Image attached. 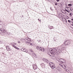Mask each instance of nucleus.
<instances>
[{
  "mask_svg": "<svg viewBox=\"0 0 73 73\" xmlns=\"http://www.w3.org/2000/svg\"><path fill=\"white\" fill-rule=\"evenodd\" d=\"M30 45H32V43H30Z\"/></svg>",
  "mask_w": 73,
  "mask_h": 73,
  "instance_id": "nucleus-33",
  "label": "nucleus"
},
{
  "mask_svg": "<svg viewBox=\"0 0 73 73\" xmlns=\"http://www.w3.org/2000/svg\"><path fill=\"white\" fill-rule=\"evenodd\" d=\"M56 51L57 52H60L61 50L60 49V48H58L56 50Z\"/></svg>",
  "mask_w": 73,
  "mask_h": 73,
  "instance_id": "nucleus-18",
  "label": "nucleus"
},
{
  "mask_svg": "<svg viewBox=\"0 0 73 73\" xmlns=\"http://www.w3.org/2000/svg\"><path fill=\"white\" fill-rule=\"evenodd\" d=\"M30 50L31 52H33V50Z\"/></svg>",
  "mask_w": 73,
  "mask_h": 73,
  "instance_id": "nucleus-26",
  "label": "nucleus"
},
{
  "mask_svg": "<svg viewBox=\"0 0 73 73\" xmlns=\"http://www.w3.org/2000/svg\"><path fill=\"white\" fill-rule=\"evenodd\" d=\"M42 60L43 61H44L45 62H47V63H48L49 62L48 60L46 58H44L42 59Z\"/></svg>",
  "mask_w": 73,
  "mask_h": 73,
  "instance_id": "nucleus-9",
  "label": "nucleus"
},
{
  "mask_svg": "<svg viewBox=\"0 0 73 73\" xmlns=\"http://www.w3.org/2000/svg\"><path fill=\"white\" fill-rule=\"evenodd\" d=\"M55 5H57V3H55Z\"/></svg>",
  "mask_w": 73,
  "mask_h": 73,
  "instance_id": "nucleus-27",
  "label": "nucleus"
},
{
  "mask_svg": "<svg viewBox=\"0 0 73 73\" xmlns=\"http://www.w3.org/2000/svg\"><path fill=\"white\" fill-rule=\"evenodd\" d=\"M33 69L35 70L37 68V65H36V64H33Z\"/></svg>",
  "mask_w": 73,
  "mask_h": 73,
  "instance_id": "nucleus-7",
  "label": "nucleus"
},
{
  "mask_svg": "<svg viewBox=\"0 0 73 73\" xmlns=\"http://www.w3.org/2000/svg\"><path fill=\"white\" fill-rule=\"evenodd\" d=\"M58 71H61L62 70V69L60 67V68L58 70Z\"/></svg>",
  "mask_w": 73,
  "mask_h": 73,
  "instance_id": "nucleus-20",
  "label": "nucleus"
},
{
  "mask_svg": "<svg viewBox=\"0 0 73 73\" xmlns=\"http://www.w3.org/2000/svg\"><path fill=\"white\" fill-rule=\"evenodd\" d=\"M57 1H58V2L59 1V0H56Z\"/></svg>",
  "mask_w": 73,
  "mask_h": 73,
  "instance_id": "nucleus-28",
  "label": "nucleus"
},
{
  "mask_svg": "<svg viewBox=\"0 0 73 73\" xmlns=\"http://www.w3.org/2000/svg\"><path fill=\"white\" fill-rule=\"evenodd\" d=\"M60 61L62 63H64V62H65V60L63 59H60Z\"/></svg>",
  "mask_w": 73,
  "mask_h": 73,
  "instance_id": "nucleus-10",
  "label": "nucleus"
},
{
  "mask_svg": "<svg viewBox=\"0 0 73 73\" xmlns=\"http://www.w3.org/2000/svg\"><path fill=\"white\" fill-rule=\"evenodd\" d=\"M38 20H39V19H38Z\"/></svg>",
  "mask_w": 73,
  "mask_h": 73,
  "instance_id": "nucleus-34",
  "label": "nucleus"
},
{
  "mask_svg": "<svg viewBox=\"0 0 73 73\" xmlns=\"http://www.w3.org/2000/svg\"><path fill=\"white\" fill-rule=\"evenodd\" d=\"M6 48L7 50L8 51H9V50H11V49H10V48H9V46L8 45L6 46Z\"/></svg>",
  "mask_w": 73,
  "mask_h": 73,
  "instance_id": "nucleus-11",
  "label": "nucleus"
},
{
  "mask_svg": "<svg viewBox=\"0 0 73 73\" xmlns=\"http://www.w3.org/2000/svg\"><path fill=\"white\" fill-rule=\"evenodd\" d=\"M49 65L52 68V69H54L56 68V66H55V65H54V64L53 62H50L49 63Z\"/></svg>",
  "mask_w": 73,
  "mask_h": 73,
  "instance_id": "nucleus-3",
  "label": "nucleus"
},
{
  "mask_svg": "<svg viewBox=\"0 0 73 73\" xmlns=\"http://www.w3.org/2000/svg\"><path fill=\"white\" fill-rule=\"evenodd\" d=\"M32 56H33L34 57H36V54L35 53H33L32 54Z\"/></svg>",
  "mask_w": 73,
  "mask_h": 73,
  "instance_id": "nucleus-16",
  "label": "nucleus"
},
{
  "mask_svg": "<svg viewBox=\"0 0 73 73\" xmlns=\"http://www.w3.org/2000/svg\"><path fill=\"white\" fill-rule=\"evenodd\" d=\"M72 13H70L69 14L70 17H72Z\"/></svg>",
  "mask_w": 73,
  "mask_h": 73,
  "instance_id": "nucleus-23",
  "label": "nucleus"
},
{
  "mask_svg": "<svg viewBox=\"0 0 73 73\" xmlns=\"http://www.w3.org/2000/svg\"><path fill=\"white\" fill-rule=\"evenodd\" d=\"M48 54H49V55H50V54L49 53V52H48Z\"/></svg>",
  "mask_w": 73,
  "mask_h": 73,
  "instance_id": "nucleus-31",
  "label": "nucleus"
},
{
  "mask_svg": "<svg viewBox=\"0 0 73 73\" xmlns=\"http://www.w3.org/2000/svg\"><path fill=\"white\" fill-rule=\"evenodd\" d=\"M65 45H69L70 44V40H69L66 41L65 42Z\"/></svg>",
  "mask_w": 73,
  "mask_h": 73,
  "instance_id": "nucleus-6",
  "label": "nucleus"
},
{
  "mask_svg": "<svg viewBox=\"0 0 73 73\" xmlns=\"http://www.w3.org/2000/svg\"><path fill=\"white\" fill-rule=\"evenodd\" d=\"M41 66L43 68H45V64L44 63H42L41 64Z\"/></svg>",
  "mask_w": 73,
  "mask_h": 73,
  "instance_id": "nucleus-12",
  "label": "nucleus"
},
{
  "mask_svg": "<svg viewBox=\"0 0 73 73\" xmlns=\"http://www.w3.org/2000/svg\"><path fill=\"white\" fill-rule=\"evenodd\" d=\"M60 68V67L59 66H58V67H57L56 69H57V70H58V69H59Z\"/></svg>",
  "mask_w": 73,
  "mask_h": 73,
  "instance_id": "nucleus-19",
  "label": "nucleus"
},
{
  "mask_svg": "<svg viewBox=\"0 0 73 73\" xmlns=\"http://www.w3.org/2000/svg\"><path fill=\"white\" fill-rule=\"evenodd\" d=\"M56 51L57 50L56 48L50 49V52L51 54H56Z\"/></svg>",
  "mask_w": 73,
  "mask_h": 73,
  "instance_id": "nucleus-1",
  "label": "nucleus"
},
{
  "mask_svg": "<svg viewBox=\"0 0 73 73\" xmlns=\"http://www.w3.org/2000/svg\"><path fill=\"white\" fill-rule=\"evenodd\" d=\"M1 31L2 32V33H4L6 32V30L4 29H2L1 30Z\"/></svg>",
  "mask_w": 73,
  "mask_h": 73,
  "instance_id": "nucleus-13",
  "label": "nucleus"
},
{
  "mask_svg": "<svg viewBox=\"0 0 73 73\" xmlns=\"http://www.w3.org/2000/svg\"><path fill=\"white\" fill-rule=\"evenodd\" d=\"M65 11L66 12H68V13H69V11H68V10H66V9H65Z\"/></svg>",
  "mask_w": 73,
  "mask_h": 73,
  "instance_id": "nucleus-24",
  "label": "nucleus"
},
{
  "mask_svg": "<svg viewBox=\"0 0 73 73\" xmlns=\"http://www.w3.org/2000/svg\"><path fill=\"white\" fill-rule=\"evenodd\" d=\"M66 49V48H65V47H63L62 48L61 50H64V49Z\"/></svg>",
  "mask_w": 73,
  "mask_h": 73,
  "instance_id": "nucleus-21",
  "label": "nucleus"
},
{
  "mask_svg": "<svg viewBox=\"0 0 73 73\" xmlns=\"http://www.w3.org/2000/svg\"><path fill=\"white\" fill-rule=\"evenodd\" d=\"M31 41V39H30L29 40V41Z\"/></svg>",
  "mask_w": 73,
  "mask_h": 73,
  "instance_id": "nucleus-30",
  "label": "nucleus"
},
{
  "mask_svg": "<svg viewBox=\"0 0 73 73\" xmlns=\"http://www.w3.org/2000/svg\"><path fill=\"white\" fill-rule=\"evenodd\" d=\"M62 21H64V22H65V23H67V20H66V19H65L64 18H62Z\"/></svg>",
  "mask_w": 73,
  "mask_h": 73,
  "instance_id": "nucleus-14",
  "label": "nucleus"
},
{
  "mask_svg": "<svg viewBox=\"0 0 73 73\" xmlns=\"http://www.w3.org/2000/svg\"><path fill=\"white\" fill-rule=\"evenodd\" d=\"M68 22L70 23V25H71L70 27L73 29V22L72 21L70 20H68Z\"/></svg>",
  "mask_w": 73,
  "mask_h": 73,
  "instance_id": "nucleus-4",
  "label": "nucleus"
},
{
  "mask_svg": "<svg viewBox=\"0 0 73 73\" xmlns=\"http://www.w3.org/2000/svg\"><path fill=\"white\" fill-rule=\"evenodd\" d=\"M59 65L64 69H66V66L62 64H59Z\"/></svg>",
  "mask_w": 73,
  "mask_h": 73,
  "instance_id": "nucleus-5",
  "label": "nucleus"
},
{
  "mask_svg": "<svg viewBox=\"0 0 73 73\" xmlns=\"http://www.w3.org/2000/svg\"><path fill=\"white\" fill-rule=\"evenodd\" d=\"M66 72H67V73H69V70L68 69H66Z\"/></svg>",
  "mask_w": 73,
  "mask_h": 73,
  "instance_id": "nucleus-22",
  "label": "nucleus"
},
{
  "mask_svg": "<svg viewBox=\"0 0 73 73\" xmlns=\"http://www.w3.org/2000/svg\"><path fill=\"white\" fill-rule=\"evenodd\" d=\"M68 5L69 6H72V5L71 4H69Z\"/></svg>",
  "mask_w": 73,
  "mask_h": 73,
  "instance_id": "nucleus-25",
  "label": "nucleus"
},
{
  "mask_svg": "<svg viewBox=\"0 0 73 73\" xmlns=\"http://www.w3.org/2000/svg\"><path fill=\"white\" fill-rule=\"evenodd\" d=\"M36 48L37 49H40V50H41V51H42V52H44V51H45V49H44V48H42L39 46H36Z\"/></svg>",
  "mask_w": 73,
  "mask_h": 73,
  "instance_id": "nucleus-2",
  "label": "nucleus"
},
{
  "mask_svg": "<svg viewBox=\"0 0 73 73\" xmlns=\"http://www.w3.org/2000/svg\"><path fill=\"white\" fill-rule=\"evenodd\" d=\"M21 50L22 51H23V52H28V50L24 48H22L21 49Z\"/></svg>",
  "mask_w": 73,
  "mask_h": 73,
  "instance_id": "nucleus-8",
  "label": "nucleus"
},
{
  "mask_svg": "<svg viewBox=\"0 0 73 73\" xmlns=\"http://www.w3.org/2000/svg\"><path fill=\"white\" fill-rule=\"evenodd\" d=\"M18 42V43H20V42Z\"/></svg>",
  "mask_w": 73,
  "mask_h": 73,
  "instance_id": "nucleus-32",
  "label": "nucleus"
},
{
  "mask_svg": "<svg viewBox=\"0 0 73 73\" xmlns=\"http://www.w3.org/2000/svg\"><path fill=\"white\" fill-rule=\"evenodd\" d=\"M48 27L49 28V29H52V28H53V27L51 26H50V25H49Z\"/></svg>",
  "mask_w": 73,
  "mask_h": 73,
  "instance_id": "nucleus-17",
  "label": "nucleus"
},
{
  "mask_svg": "<svg viewBox=\"0 0 73 73\" xmlns=\"http://www.w3.org/2000/svg\"><path fill=\"white\" fill-rule=\"evenodd\" d=\"M12 46H13V47H14V48H15V49H17V50H19V48H17V47L16 46L14 45H13Z\"/></svg>",
  "mask_w": 73,
  "mask_h": 73,
  "instance_id": "nucleus-15",
  "label": "nucleus"
},
{
  "mask_svg": "<svg viewBox=\"0 0 73 73\" xmlns=\"http://www.w3.org/2000/svg\"><path fill=\"white\" fill-rule=\"evenodd\" d=\"M71 20H72L73 21V19H71Z\"/></svg>",
  "mask_w": 73,
  "mask_h": 73,
  "instance_id": "nucleus-29",
  "label": "nucleus"
}]
</instances>
